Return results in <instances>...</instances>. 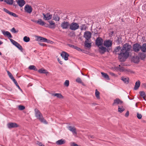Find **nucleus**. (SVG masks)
I'll list each match as a JSON object with an SVG mask.
<instances>
[{"label":"nucleus","instance_id":"nucleus-8","mask_svg":"<svg viewBox=\"0 0 146 146\" xmlns=\"http://www.w3.org/2000/svg\"><path fill=\"white\" fill-rule=\"evenodd\" d=\"M112 44V42L110 40H106L104 41V45L107 48H110Z\"/></svg>","mask_w":146,"mask_h":146},{"label":"nucleus","instance_id":"nucleus-27","mask_svg":"<svg viewBox=\"0 0 146 146\" xmlns=\"http://www.w3.org/2000/svg\"><path fill=\"white\" fill-rule=\"evenodd\" d=\"M141 96L145 100H146V95L145 93V92L143 91H140L139 92Z\"/></svg>","mask_w":146,"mask_h":146},{"label":"nucleus","instance_id":"nucleus-53","mask_svg":"<svg viewBox=\"0 0 146 146\" xmlns=\"http://www.w3.org/2000/svg\"><path fill=\"white\" fill-rule=\"evenodd\" d=\"M67 45H68V46H69L70 47L72 48H74L75 47V46L72 45L71 44H67Z\"/></svg>","mask_w":146,"mask_h":146},{"label":"nucleus","instance_id":"nucleus-49","mask_svg":"<svg viewBox=\"0 0 146 146\" xmlns=\"http://www.w3.org/2000/svg\"><path fill=\"white\" fill-rule=\"evenodd\" d=\"M142 9L143 11H146V5L144 4L142 6Z\"/></svg>","mask_w":146,"mask_h":146},{"label":"nucleus","instance_id":"nucleus-26","mask_svg":"<svg viewBox=\"0 0 146 146\" xmlns=\"http://www.w3.org/2000/svg\"><path fill=\"white\" fill-rule=\"evenodd\" d=\"M145 52L141 53H139L138 54V56L140 58L141 60H143L146 57V55L144 53Z\"/></svg>","mask_w":146,"mask_h":146},{"label":"nucleus","instance_id":"nucleus-61","mask_svg":"<svg viewBox=\"0 0 146 146\" xmlns=\"http://www.w3.org/2000/svg\"><path fill=\"white\" fill-rule=\"evenodd\" d=\"M110 74L112 76H114L115 75V74L113 72H110Z\"/></svg>","mask_w":146,"mask_h":146},{"label":"nucleus","instance_id":"nucleus-55","mask_svg":"<svg viewBox=\"0 0 146 146\" xmlns=\"http://www.w3.org/2000/svg\"><path fill=\"white\" fill-rule=\"evenodd\" d=\"M129 111H127L126 113L125 114V117H127L129 115Z\"/></svg>","mask_w":146,"mask_h":146},{"label":"nucleus","instance_id":"nucleus-3","mask_svg":"<svg viewBox=\"0 0 146 146\" xmlns=\"http://www.w3.org/2000/svg\"><path fill=\"white\" fill-rule=\"evenodd\" d=\"M35 116L36 118L38 119L41 122L45 124H47L48 122L43 117L42 114L40 111L37 109H35Z\"/></svg>","mask_w":146,"mask_h":146},{"label":"nucleus","instance_id":"nucleus-47","mask_svg":"<svg viewBox=\"0 0 146 146\" xmlns=\"http://www.w3.org/2000/svg\"><path fill=\"white\" fill-rule=\"evenodd\" d=\"M64 85L66 87H68L69 85V81L68 80L65 81L64 83Z\"/></svg>","mask_w":146,"mask_h":146},{"label":"nucleus","instance_id":"nucleus-25","mask_svg":"<svg viewBox=\"0 0 146 146\" xmlns=\"http://www.w3.org/2000/svg\"><path fill=\"white\" fill-rule=\"evenodd\" d=\"M48 22L50 25V26L49 27L51 29H54L55 28V25L53 21H48Z\"/></svg>","mask_w":146,"mask_h":146},{"label":"nucleus","instance_id":"nucleus-30","mask_svg":"<svg viewBox=\"0 0 146 146\" xmlns=\"http://www.w3.org/2000/svg\"><path fill=\"white\" fill-rule=\"evenodd\" d=\"M37 23L42 26H43L45 24V22L42 21L41 19H39L37 21Z\"/></svg>","mask_w":146,"mask_h":146},{"label":"nucleus","instance_id":"nucleus-36","mask_svg":"<svg viewBox=\"0 0 146 146\" xmlns=\"http://www.w3.org/2000/svg\"><path fill=\"white\" fill-rule=\"evenodd\" d=\"M53 19L55 21H59L60 19V18L57 15H54Z\"/></svg>","mask_w":146,"mask_h":146},{"label":"nucleus","instance_id":"nucleus-22","mask_svg":"<svg viewBox=\"0 0 146 146\" xmlns=\"http://www.w3.org/2000/svg\"><path fill=\"white\" fill-rule=\"evenodd\" d=\"M17 3L19 6L22 7L25 4V2L24 0H18Z\"/></svg>","mask_w":146,"mask_h":146},{"label":"nucleus","instance_id":"nucleus-10","mask_svg":"<svg viewBox=\"0 0 146 146\" xmlns=\"http://www.w3.org/2000/svg\"><path fill=\"white\" fill-rule=\"evenodd\" d=\"M103 42L102 38L101 37H98L96 38V44L98 46H101L103 44Z\"/></svg>","mask_w":146,"mask_h":146},{"label":"nucleus","instance_id":"nucleus-64","mask_svg":"<svg viewBox=\"0 0 146 146\" xmlns=\"http://www.w3.org/2000/svg\"><path fill=\"white\" fill-rule=\"evenodd\" d=\"M111 34H113L114 33V32L113 31H112V32H111Z\"/></svg>","mask_w":146,"mask_h":146},{"label":"nucleus","instance_id":"nucleus-18","mask_svg":"<svg viewBox=\"0 0 146 146\" xmlns=\"http://www.w3.org/2000/svg\"><path fill=\"white\" fill-rule=\"evenodd\" d=\"M36 40L38 41L46 42L47 40V39L44 37H41L40 36H36Z\"/></svg>","mask_w":146,"mask_h":146},{"label":"nucleus","instance_id":"nucleus-52","mask_svg":"<svg viewBox=\"0 0 146 146\" xmlns=\"http://www.w3.org/2000/svg\"><path fill=\"white\" fill-rule=\"evenodd\" d=\"M36 144L37 145H39V146H43V145L42 143L38 141H37Z\"/></svg>","mask_w":146,"mask_h":146},{"label":"nucleus","instance_id":"nucleus-41","mask_svg":"<svg viewBox=\"0 0 146 146\" xmlns=\"http://www.w3.org/2000/svg\"><path fill=\"white\" fill-rule=\"evenodd\" d=\"M30 40V38L27 36H25L23 38V40L25 42H29Z\"/></svg>","mask_w":146,"mask_h":146},{"label":"nucleus","instance_id":"nucleus-17","mask_svg":"<svg viewBox=\"0 0 146 146\" xmlns=\"http://www.w3.org/2000/svg\"><path fill=\"white\" fill-rule=\"evenodd\" d=\"M123 103L122 101L119 98H117L114 100V102L112 104L113 106L117 104H121Z\"/></svg>","mask_w":146,"mask_h":146},{"label":"nucleus","instance_id":"nucleus-15","mask_svg":"<svg viewBox=\"0 0 146 146\" xmlns=\"http://www.w3.org/2000/svg\"><path fill=\"white\" fill-rule=\"evenodd\" d=\"M3 10L5 12L10 15L13 16L15 17H18V15H17L16 14L13 12H10L9 11L5 8H4Z\"/></svg>","mask_w":146,"mask_h":146},{"label":"nucleus","instance_id":"nucleus-7","mask_svg":"<svg viewBox=\"0 0 146 146\" xmlns=\"http://www.w3.org/2000/svg\"><path fill=\"white\" fill-rule=\"evenodd\" d=\"M42 15L43 16V19L45 20H49L51 19L52 17V15L49 13H47L45 14L43 13Z\"/></svg>","mask_w":146,"mask_h":146},{"label":"nucleus","instance_id":"nucleus-48","mask_svg":"<svg viewBox=\"0 0 146 146\" xmlns=\"http://www.w3.org/2000/svg\"><path fill=\"white\" fill-rule=\"evenodd\" d=\"M133 62L135 63H137L139 62V60L137 58H134L133 59Z\"/></svg>","mask_w":146,"mask_h":146},{"label":"nucleus","instance_id":"nucleus-43","mask_svg":"<svg viewBox=\"0 0 146 146\" xmlns=\"http://www.w3.org/2000/svg\"><path fill=\"white\" fill-rule=\"evenodd\" d=\"M76 81L78 83H82V80L81 78H78L76 80Z\"/></svg>","mask_w":146,"mask_h":146},{"label":"nucleus","instance_id":"nucleus-57","mask_svg":"<svg viewBox=\"0 0 146 146\" xmlns=\"http://www.w3.org/2000/svg\"><path fill=\"white\" fill-rule=\"evenodd\" d=\"M72 146H80L78 145V144L75 143L74 142L72 143L71 145Z\"/></svg>","mask_w":146,"mask_h":146},{"label":"nucleus","instance_id":"nucleus-45","mask_svg":"<svg viewBox=\"0 0 146 146\" xmlns=\"http://www.w3.org/2000/svg\"><path fill=\"white\" fill-rule=\"evenodd\" d=\"M25 108L24 106L21 105H19V109L21 110H24Z\"/></svg>","mask_w":146,"mask_h":146},{"label":"nucleus","instance_id":"nucleus-9","mask_svg":"<svg viewBox=\"0 0 146 146\" xmlns=\"http://www.w3.org/2000/svg\"><path fill=\"white\" fill-rule=\"evenodd\" d=\"M92 34L90 32L87 31L84 32V36L86 39V40L89 41L91 38Z\"/></svg>","mask_w":146,"mask_h":146},{"label":"nucleus","instance_id":"nucleus-42","mask_svg":"<svg viewBox=\"0 0 146 146\" xmlns=\"http://www.w3.org/2000/svg\"><path fill=\"white\" fill-rule=\"evenodd\" d=\"M125 109L124 108H121L120 106H118V111L120 112L121 113Z\"/></svg>","mask_w":146,"mask_h":146},{"label":"nucleus","instance_id":"nucleus-5","mask_svg":"<svg viewBox=\"0 0 146 146\" xmlns=\"http://www.w3.org/2000/svg\"><path fill=\"white\" fill-rule=\"evenodd\" d=\"M79 26L78 24L75 22H73L70 25V29L72 30L75 31L79 28Z\"/></svg>","mask_w":146,"mask_h":146},{"label":"nucleus","instance_id":"nucleus-35","mask_svg":"<svg viewBox=\"0 0 146 146\" xmlns=\"http://www.w3.org/2000/svg\"><path fill=\"white\" fill-rule=\"evenodd\" d=\"M29 68L31 70H33L35 71H37V69L36 67L34 65H30L29 67Z\"/></svg>","mask_w":146,"mask_h":146},{"label":"nucleus","instance_id":"nucleus-28","mask_svg":"<svg viewBox=\"0 0 146 146\" xmlns=\"http://www.w3.org/2000/svg\"><path fill=\"white\" fill-rule=\"evenodd\" d=\"M38 72L41 74H46L48 73V72L46 70L42 68L39 69L38 70Z\"/></svg>","mask_w":146,"mask_h":146},{"label":"nucleus","instance_id":"nucleus-39","mask_svg":"<svg viewBox=\"0 0 146 146\" xmlns=\"http://www.w3.org/2000/svg\"><path fill=\"white\" fill-rule=\"evenodd\" d=\"M13 82L15 84L16 86L21 91H22V90L20 88L19 86L18 85V83H17L16 80H15V79H14L13 80Z\"/></svg>","mask_w":146,"mask_h":146},{"label":"nucleus","instance_id":"nucleus-37","mask_svg":"<svg viewBox=\"0 0 146 146\" xmlns=\"http://www.w3.org/2000/svg\"><path fill=\"white\" fill-rule=\"evenodd\" d=\"M95 95L96 98L98 99L100 98V93L99 92L98 90L97 89L95 90Z\"/></svg>","mask_w":146,"mask_h":146},{"label":"nucleus","instance_id":"nucleus-63","mask_svg":"<svg viewBox=\"0 0 146 146\" xmlns=\"http://www.w3.org/2000/svg\"><path fill=\"white\" fill-rule=\"evenodd\" d=\"M91 137L92 138H94V137L92 135V136H91Z\"/></svg>","mask_w":146,"mask_h":146},{"label":"nucleus","instance_id":"nucleus-56","mask_svg":"<svg viewBox=\"0 0 146 146\" xmlns=\"http://www.w3.org/2000/svg\"><path fill=\"white\" fill-rule=\"evenodd\" d=\"M57 60H58V62L60 63V64H63L62 61H61L59 58H58Z\"/></svg>","mask_w":146,"mask_h":146},{"label":"nucleus","instance_id":"nucleus-16","mask_svg":"<svg viewBox=\"0 0 146 146\" xmlns=\"http://www.w3.org/2000/svg\"><path fill=\"white\" fill-rule=\"evenodd\" d=\"M3 10L5 12L10 15L13 16L15 17H18V15H17L16 14L13 12H10L9 11L5 8H4Z\"/></svg>","mask_w":146,"mask_h":146},{"label":"nucleus","instance_id":"nucleus-21","mask_svg":"<svg viewBox=\"0 0 146 146\" xmlns=\"http://www.w3.org/2000/svg\"><path fill=\"white\" fill-rule=\"evenodd\" d=\"M66 142V141L65 139H62L57 141L56 143L57 145H60L65 143Z\"/></svg>","mask_w":146,"mask_h":146},{"label":"nucleus","instance_id":"nucleus-12","mask_svg":"<svg viewBox=\"0 0 146 146\" xmlns=\"http://www.w3.org/2000/svg\"><path fill=\"white\" fill-rule=\"evenodd\" d=\"M100 48L101 50L100 52L102 54H104L106 51L109 52L111 49L110 48H106L103 46H101V47Z\"/></svg>","mask_w":146,"mask_h":146},{"label":"nucleus","instance_id":"nucleus-59","mask_svg":"<svg viewBox=\"0 0 146 146\" xmlns=\"http://www.w3.org/2000/svg\"><path fill=\"white\" fill-rule=\"evenodd\" d=\"M39 44H40V45L42 46H44L46 45V44H44L43 43H39Z\"/></svg>","mask_w":146,"mask_h":146},{"label":"nucleus","instance_id":"nucleus-46","mask_svg":"<svg viewBox=\"0 0 146 146\" xmlns=\"http://www.w3.org/2000/svg\"><path fill=\"white\" fill-rule=\"evenodd\" d=\"M137 117L138 119H140L142 118V115L141 114L139 113H137Z\"/></svg>","mask_w":146,"mask_h":146},{"label":"nucleus","instance_id":"nucleus-54","mask_svg":"<svg viewBox=\"0 0 146 146\" xmlns=\"http://www.w3.org/2000/svg\"><path fill=\"white\" fill-rule=\"evenodd\" d=\"M46 42H47V43L50 44H52L53 43V42L52 41L48 39H47V40H46Z\"/></svg>","mask_w":146,"mask_h":146},{"label":"nucleus","instance_id":"nucleus-29","mask_svg":"<svg viewBox=\"0 0 146 146\" xmlns=\"http://www.w3.org/2000/svg\"><path fill=\"white\" fill-rule=\"evenodd\" d=\"M101 74H102V76L108 80H110L109 76L107 74L103 72H102Z\"/></svg>","mask_w":146,"mask_h":146},{"label":"nucleus","instance_id":"nucleus-58","mask_svg":"<svg viewBox=\"0 0 146 146\" xmlns=\"http://www.w3.org/2000/svg\"><path fill=\"white\" fill-rule=\"evenodd\" d=\"M121 38H118V39L117 40L119 44H120L121 42Z\"/></svg>","mask_w":146,"mask_h":146},{"label":"nucleus","instance_id":"nucleus-4","mask_svg":"<svg viewBox=\"0 0 146 146\" xmlns=\"http://www.w3.org/2000/svg\"><path fill=\"white\" fill-rule=\"evenodd\" d=\"M10 40L13 45L16 46L21 52H23V48L22 46L19 44L12 39H10Z\"/></svg>","mask_w":146,"mask_h":146},{"label":"nucleus","instance_id":"nucleus-23","mask_svg":"<svg viewBox=\"0 0 146 146\" xmlns=\"http://www.w3.org/2000/svg\"><path fill=\"white\" fill-rule=\"evenodd\" d=\"M121 80L125 84H127L129 82V79L128 77H121Z\"/></svg>","mask_w":146,"mask_h":146},{"label":"nucleus","instance_id":"nucleus-6","mask_svg":"<svg viewBox=\"0 0 146 146\" xmlns=\"http://www.w3.org/2000/svg\"><path fill=\"white\" fill-rule=\"evenodd\" d=\"M24 9L25 12L29 14L31 13L33 11V8L31 6L28 4L25 5Z\"/></svg>","mask_w":146,"mask_h":146},{"label":"nucleus","instance_id":"nucleus-51","mask_svg":"<svg viewBox=\"0 0 146 146\" xmlns=\"http://www.w3.org/2000/svg\"><path fill=\"white\" fill-rule=\"evenodd\" d=\"M120 72H123L124 71V68L123 67L121 66V67H118Z\"/></svg>","mask_w":146,"mask_h":146},{"label":"nucleus","instance_id":"nucleus-14","mask_svg":"<svg viewBox=\"0 0 146 146\" xmlns=\"http://www.w3.org/2000/svg\"><path fill=\"white\" fill-rule=\"evenodd\" d=\"M7 126L9 128L17 127H18L17 124L15 123H9L7 124Z\"/></svg>","mask_w":146,"mask_h":146},{"label":"nucleus","instance_id":"nucleus-38","mask_svg":"<svg viewBox=\"0 0 146 146\" xmlns=\"http://www.w3.org/2000/svg\"><path fill=\"white\" fill-rule=\"evenodd\" d=\"M7 73L9 77L12 80H14V79H15L13 77L12 74L9 71H7Z\"/></svg>","mask_w":146,"mask_h":146},{"label":"nucleus","instance_id":"nucleus-62","mask_svg":"<svg viewBox=\"0 0 146 146\" xmlns=\"http://www.w3.org/2000/svg\"><path fill=\"white\" fill-rule=\"evenodd\" d=\"M3 42L1 41L0 40V45L3 44Z\"/></svg>","mask_w":146,"mask_h":146},{"label":"nucleus","instance_id":"nucleus-24","mask_svg":"<svg viewBox=\"0 0 146 146\" xmlns=\"http://www.w3.org/2000/svg\"><path fill=\"white\" fill-rule=\"evenodd\" d=\"M140 85V82L139 80L137 81L135 83V85L134 88L135 90H137L139 88Z\"/></svg>","mask_w":146,"mask_h":146},{"label":"nucleus","instance_id":"nucleus-60","mask_svg":"<svg viewBox=\"0 0 146 146\" xmlns=\"http://www.w3.org/2000/svg\"><path fill=\"white\" fill-rule=\"evenodd\" d=\"M31 21H32V22H33L37 23V21L35 20H34L33 19L31 20Z\"/></svg>","mask_w":146,"mask_h":146},{"label":"nucleus","instance_id":"nucleus-1","mask_svg":"<svg viewBox=\"0 0 146 146\" xmlns=\"http://www.w3.org/2000/svg\"><path fill=\"white\" fill-rule=\"evenodd\" d=\"M131 48V45L128 43H126L123 45L122 48L121 50L119 53H117L120 61H125L128 58Z\"/></svg>","mask_w":146,"mask_h":146},{"label":"nucleus","instance_id":"nucleus-33","mask_svg":"<svg viewBox=\"0 0 146 146\" xmlns=\"http://www.w3.org/2000/svg\"><path fill=\"white\" fill-rule=\"evenodd\" d=\"M52 95L54 96H56L59 98H61L63 97L60 94L56 93L55 94H52Z\"/></svg>","mask_w":146,"mask_h":146},{"label":"nucleus","instance_id":"nucleus-13","mask_svg":"<svg viewBox=\"0 0 146 146\" xmlns=\"http://www.w3.org/2000/svg\"><path fill=\"white\" fill-rule=\"evenodd\" d=\"M61 56L62 58L64 59L65 60H68L69 55L67 52L64 51L62 52L61 54Z\"/></svg>","mask_w":146,"mask_h":146},{"label":"nucleus","instance_id":"nucleus-50","mask_svg":"<svg viewBox=\"0 0 146 146\" xmlns=\"http://www.w3.org/2000/svg\"><path fill=\"white\" fill-rule=\"evenodd\" d=\"M74 49H76L77 50L79 51H82V50L81 49H80V48L78 47L77 46H75Z\"/></svg>","mask_w":146,"mask_h":146},{"label":"nucleus","instance_id":"nucleus-40","mask_svg":"<svg viewBox=\"0 0 146 146\" xmlns=\"http://www.w3.org/2000/svg\"><path fill=\"white\" fill-rule=\"evenodd\" d=\"M80 29L81 31L86 30V26L85 24H82L80 26Z\"/></svg>","mask_w":146,"mask_h":146},{"label":"nucleus","instance_id":"nucleus-2","mask_svg":"<svg viewBox=\"0 0 146 146\" xmlns=\"http://www.w3.org/2000/svg\"><path fill=\"white\" fill-rule=\"evenodd\" d=\"M133 51L135 52H138L140 50L142 52H146V43H145L141 46L138 43L134 44L133 45Z\"/></svg>","mask_w":146,"mask_h":146},{"label":"nucleus","instance_id":"nucleus-11","mask_svg":"<svg viewBox=\"0 0 146 146\" xmlns=\"http://www.w3.org/2000/svg\"><path fill=\"white\" fill-rule=\"evenodd\" d=\"M70 24L68 22L64 21L61 24V26L63 29H66L70 27Z\"/></svg>","mask_w":146,"mask_h":146},{"label":"nucleus","instance_id":"nucleus-32","mask_svg":"<svg viewBox=\"0 0 146 146\" xmlns=\"http://www.w3.org/2000/svg\"><path fill=\"white\" fill-rule=\"evenodd\" d=\"M89 41L86 40L84 42L85 46L87 48H89L91 46V43H89Z\"/></svg>","mask_w":146,"mask_h":146},{"label":"nucleus","instance_id":"nucleus-20","mask_svg":"<svg viewBox=\"0 0 146 146\" xmlns=\"http://www.w3.org/2000/svg\"><path fill=\"white\" fill-rule=\"evenodd\" d=\"M68 129L71 131L73 134H77V132L76 128L74 127H72L71 126H68L67 127Z\"/></svg>","mask_w":146,"mask_h":146},{"label":"nucleus","instance_id":"nucleus-44","mask_svg":"<svg viewBox=\"0 0 146 146\" xmlns=\"http://www.w3.org/2000/svg\"><path fill=\"white\" fill-rule=\"evenodd\" d=\"M11 31L13 33H18V30H17L16 31L15 29V28L13 27L11 29Z\"/></svg>","mask_w":146,"mask_h":146},{"label":"nucleus","instance_id":"nucleus-19","mask_svg":"<svg viewBox=\"0 0 146 146\" xmlns=\"http://www.w3.org/2000/svg\"><path fill=\"white\" fill-rule=\"evenodd\" d=\"M1 31L3 34L4 36H6L8 37L9 38H12V35L9 31H5L3 30H2Z\"/></svg>","mask_w":146,"mask_h":146},{"label":"nucleus","instance_id":"nucleus-31","mask_svg":"<svg viewBox=\"0 0 146 146\" xmlns=\"http://www.w3.org/2000/svg\"><path fill=\"white\" fill-rule=\"evenodd\" d=\"M122 48H121V47H120V46H118L116 47L115 49H114V52H115V54H117V53H117L118 52H119V50H120V51H121V49Z\"/></svg>","mask_w":146,"mask_h":146},{"label":"nucleus","instance_id":"nucleus-34","mask_svg":"<svg viewBox=\"0 0 146 146\" xmlns=\"http://www.w3.org/2000/svg\"><path fill=\"white\" fill-rule=\"evenodd\" d=\"M4 2L6 3L7 4L11 5L13 3V0H4Z\"/></svg>","mask_w":146,"mask_h":146}]
</instances>
